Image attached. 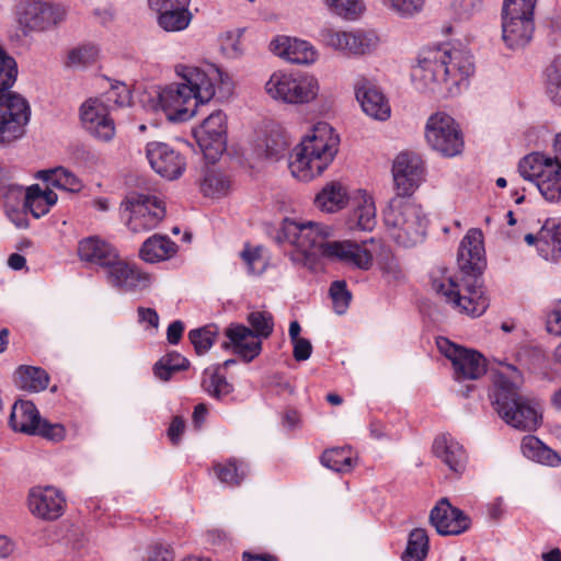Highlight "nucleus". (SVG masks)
<instances>
[{"instance_id": "obj_1", "label": "nucleus", "mask_w": 561, "mask_h": 561, "mask_svg": "<svg viewBox=\"0 0 561 561\" xmlns=\"http://www.w3.org/2000/svg\"><path fill=\"white\" fill-rule=\"evenodd\" d=\"M332 230L328 226L308 221L297 222L285 219L276 240L290 243L295 250L289 253L295 264L313 268L320 257L342 262L367 271L373 265V254L366 249L367 241L360 244L351 240L329 241Z\"/></svg>"}, {"instance_id": "obj_2", "label": "nucleus", "mask_w": 561, "mask_h": 561, "mask_svg": "<svg viewBox=\"0 0 561 561\" xmlns=\"http://www.w3.org/2000/svg\"><path fill=\"white\" fill-rule=\"evenodd\" d=\"M483 237L479 229H470L460 242L457 255L459 270L472 279L467 280L465 291L461 294L453 278L445 284L433 279L432 288L446 298L454 308L472 317L482 316L490 305V299L484 295L479 275L485 267L483 257Z\"/></svg>"}, {"instance_id": "obj_3", "label": "nucleus", "mask_w": 561, "mask_h": 561, "mask_svg": "<svg viewBox=\"0 0 561 561\" xmlns=\"http://www.w3.org/2000/svg\"><path fill=\"white\" fill-rule=\"evenodd\" d=\"M524 382L522 373L513 365L494 376L493 407L501 419L510 426L533 432L541 422L540 404L522 392Z\"/></svg>"}, {"instance_id": "obj_4", "label": "nucleus", "mask_w": 561, "mask_h": 561, "mask_svg": "<svg viewBox=\"0 0 561 561\" xmlns=\"http://www.w3.org/2000/svg\"><path fill=\"white\" fill-rule=\"evenodd\" d=\"M180 82L171 83L158 92L160 106L169 112V118L185 122L196 113L198 104L209 102L215 95L214 78L197 67L178 65Z\"/></svg>"}, {"instance_id": "obj_5", "label": "nucleus", "mask_w": 561, "mask_h": 561, "mask_svg": "<svg viewBox=\"0 0 561 561\" xmlns=\"http://www.w3.org/2000/svg\"><path fill=\"white\" fill-rule=\"evenodd\" d=\"M339 148V136L333 128L319 123L299 144L290 156L288 167L291 174L301 180L310 181L320 175L333 161Z\"/></svg>"}, {"instance_id": "obj_6", "label": "nucleus", "mask_w": 561, "mask_h": 561, "mask_svg": "<svg viewBox=\"0 0 561 561\" xmlns=\"http://www.w3.org/2000/svg\"><path fill=\"white\" fill-rule=\"evenodd\" d=\"M474 71L472 57L460 49H443L440 47L424 51L414 69V77L427 82H448L459 84Z\"/></svg>"}, {"instance_id": "obj_7", "label": "nucleus", "mask_w": 561, "mask_h": 561, "mask_svg": "<svg viewBox=\"0 0 561 561\" xmlns=\"http://www.w3.org/2000/svg\"><path fill=\"white\" fill-rule=\"evenodd\" d=\"M397 194L383 211L385 225L391 230L396 242L402 247H412L422 240L425 233L426 218L419 206Z\"/></svg>"}, {"instance_id": "obj_8", "label": "nucleus", "mask_w": 561, "mask_h": 561, "mask_svg": "<svg viewBox=\"0 0 561 561\" xmlns=\"http://www.w3.org/2000/svg\"><path fill=\"white\" fill-rule=\"evenodd\" d=\"M518 172L528 181H534L541 195L548 202L561 199V164L539 152L524 157Z\"/></svg>"}, {"instance_id": "obj_9", "label": "nucleus", "mask_w": 561, "mask_h": 561, "mask_svg": "<svg viewBox=\"0 0 561 561\" xmlns=\"http://www.w3.org/2000/svg\"><path fill=\"white\" fill-rule=\"evenodd\" d=\"M119 213L134 233L154 229L165 216L163 203L156 196L130 193L121 203Z\"/></svg>"}, {"instance_id": "obj_10", "label": "nucleus", "mask_w": 561, "mask_h": 561, "mask_svg": "<svg viewBox=\"0 0 561 561\" xmlns=\"http://www.w3.org/2000/svg\"><path fill=\"white\" fill-rule=\"evenodd\" d=\"M319 82L312 76H293L275 72L265 84L268 95L288 104H305L319 93Z\"/></svg>"}, {"instance_id": "obj_11", "label": "nucleus", "mask_w": 561, "mask_h": 561, "mask_svg": "<svg viewBox=\"0 0 561 561\" xmlns=\"http://www.w3.org/2000/svg\"><path fill=\"white\" fill-rule=\"evenodd\" d=\"M30 115V105L23 96L13 92L0 93V145L22 137Z\"/></svg>"}, {"instance_id": "obj_12", "label": "nucleus", "mask_w": 561, "mask_h": 561, "mask_svg": "<svg viewBox=\"0 0 561 561\" xmlns=\"http://www.w3.org/2000/svg\"><path fill=\"white\" fill-rule=\"evenodd\" d=\"M427 144L435 151L445 157H455L461 153L463 139L455 119L444 113L432 115L425 128Z\"/></svg>"}, {"instance_id": "obj_13", "label": "nucleus", "mask_w": 561, "mask_h": 561, "mask_svg": "<svg viewBox=\"0 0 561 561\" xmlns=\"http://www.w3.org/2000/svg\"><path fill=\"white\" fill-rule=\"evenodd\" d=\"M65 13V9L59 4L36 0H22L15 5L16 22L24 34L44 31L59 23Z\"/></svg>"}, {"instance_id": "obj_14", "label": "nucleus", "mask_w": 561, "mask_h": 561, "mask_svg": "<svg viewBox=\"0 0 561 561\" xmlns=\"http://www.w3.org/2000/svg\"><path fill=\"white\" fill-rule=\"evenodd\" d=\"M437 346L451 360L457 380H476L486 373V359L481 353L460 347L447 339L437 341Z\"/></svg>"}, {"instance_id": "obj_15", "label": "nucleus", "mask_w": 561, "mask_h": 561, "mask_svg": "<svg viewBox=\"0 0 561 561\" xmlns=\"http://www.w3.org/2000/svg\"><path fill=\"white\" fill-rule=\"evenodd\" d=\"M428 522L440 536H458L470 528V517L442 497L431 510Z\"/></svg>"}, {"instance_id": "obj_16", "label": "nucleus", "mask_w": 561, "mask_h": 561, "mask_svg": "<svg viewBox=\"0 0 561 561\" xmlns=\"http://www.w3.org/2000/svg\"><path fill=\"white\" fill-rule=\"evenodd\" d=\"M391 172L397 194L411 196L422 180V159L413 152H400L393 160Z\"/></svg>"}, {"instance_id": "obj_17", "label": "nucleus", "mask_w": 561, "mask_h": 561, "mask_svg": "<svg viewBox=\"0 0 561 561\" xmlns=\"http://www.w3.org/2000/svg\"><path fill=\"white\" fill-rule=\"evenodd\" d=\"M83 127L93 137L102 141H110L115 135L113 119L108 116V106L99 98L87 100L80 108Z\"/></svg>"}, {"instance_id": "obj_18", "label": "nucleus", "mask_w": 561, "mask_h": 561, "mask_svg": "<svg viewBox=\"0 0 561 561\" xmlns=\"http://www.w3.org/2000/svg\"><path fill=\"white\" fill-rule=\"evenodd\" d=\"M146 156L154 172L168 180L179 179L186 168L185 158L164 142H149Z\"/></svg>"}, {"instance_id": "obj_19", "label": "nucleus", "mask_w": 561, "mask_h": 561, "mask_svg": "<svg viewBox=\"0 0 561 561\" xmlns=\"http://www.w3.org/2000/svg\"><path fill=\"white\" fill-rule=\"evenodd\" d=\"M65 505V497L53 486L34 488L28 493V508L38 518L55 520L64 514Z\"/></svg>"}, {"instance_id": "obj_20", "label": "nucleus", "mask_w": 561, "mask_h": 561, "mask_svg": "<svg viewBox=\"0 0 561 561\" xmlns=\"http://www.w3.org/2000/svg\"><path fill=\"white\" fill-rule=\"evenodd\" d=\"M322 35L328 46L354 55L368 54L378 44V37L373 33L327 30Z\"/></svg>"}, {"instance_id": "obj_21", "label": "nucleus", "mask_w": 561, "mask_h": 561, "mask_svg": "<svg viewBox=\"0 0 561 561\" xmlns=\"http://www.w3.org/2000/svg\"><path fill=\"white\" fill-rule=\"evenodd\" d=\"M226 128L224 113L215 111L194 128L193 135L204 151L214 150L215 153H220L226 148Z\"/></svg>"}, {"instance_id": "obj_22", "label": "nucleus", "mask_w": 561, "mask_h": 561, "mask_svg": "<svg viewBox=\"0 0 561 561\" xmlns=\"http://www.w3.org/2000/svg\"><path fill=\"white\" fill-rule=\"evenodd\" d=\"M225 335L228 341L222 343V348L232 347L233 353L247 363L253 360L262 351L261 340L256 339L255 333L244 324L231 323L225 330Z\"/></svg>"}, {"instance_id": "obj_23", "label": "nucleus", "mask_w": 561, "mask_h": 561, "mask_svg": "<svg viewBox=\"0 0 561 561\" xmlns=\"http://www.w3.org/2000/svg\"><path fill=\"white\" fill-rule=\"evenodd\" d=\"M271 50L291 64L309 65L317 59V51L306 41L290 37L275 38L270 44Z\"/></svg>"}, {"instance_id": "obj_24", "label": "nucleus", "mask_w": 561, "mask_h": 561, "mask_svg": "<svg viewBox=\"0 0 561 561\" xmlns=\"http://www.w3.org/2000/svg\"><path fill=\"white\" fill-rule=\"evenodd\" d=\"M105 268L107 270L108 282L123 290L141 289L148 286V276L122 261L118 254H116L114 262Z\"/></svg>"}, {"instance_id": "obj_25", "label": "nucleus", "mask_w": 561, "mask_h": 561, "mask_svg": "<svg viewBox=\"0 0 561 561\" xmlns=\"http://www.w3.org/2000/svg\"><path fill=\"white\" fill-rule=\"evenodd\" d=\"M534 19L502 16V37L512 49L525 47L533 38Z\"/></svg>"}, {"instance_id": "obj_26", "label": "nucleus", "mask_w": 561, "mask_h": 561, "mask_svg": "<svg viewBox=\"0 0 561 561\" xmlns=\"http://www.w3.org/2000/svg\"><path fill=\"white\" fill-rule=\"evenodd\" d=\"M78 254L82 261L106 267L116 259V250L98 237H89L79 242Z\"/></svg>"}, {"instance_id": "obj_27", "label": "nucleus", "mask_w": 561, "mask_h": 561, "mask_svg": "<svg viewBox=\"0 0 561 561\" xmlns=\"http://www.w3.org/2000/svg\"><path fill=\"white\" fill-rule=\"evenodd\" d=\"M433 453L451 471L460 473L465 470L467 456L462 446L453 438L442 435L433 443Z\"/></svg>"}, {"instance_id": "obj_28", "label": "nucleus", "mask_w": 561, "mask_h": 561, "mask_svg": "<svg viewBox=\"0 0 561 561\" xmlns=\"http://www.w3.org/2000/svg\"><path fill=\"white\" fill-rule=\"evenodd\" d=\"M41 419L39 412L32 401L19 400L12 407L9 424L14 432L33 435L36 434Z\"/></svg>"}, {"instance_id": "obj_29", "label": "nucleus", "mask_w": 561, "mask_h": 561, "mask_svg": "<svg viewBox=\"0 0 561 561\" xmlns=\"http://www.w3.org/2000/svg\"><path fill=\"white\" fill-rule=\"evenodd\" d=\"M288 148L286 136L279 129H271L259 137L253 145V152L259 159L278 161L284 158Z\"/></svg>"}, {"instance_id": "obj_30", "label": "nucleus", "mask_w": 561, "mask_h": 561, "mask_svg": "<svg viewBox=\"0 0 561 561\" xmlns=\"http://www.w3.org/2000/svg\"><path fill=\"white\" fill-rule=\"evenodd\" d=\"M356 99L363 111L370 117L385 121L390 116V107L385 96L375 87L364 84L357 88Z\"/></svg>"}, {"instance_id": "obj_31", "label": "nucleus", "mask_w": 561, "mask_h": 561, "mask_svg": "<svg viewBox=\"0 0 561 561\" xmlns=\"http://www.w3.org/2000/svg\"><path fill=\"white\" fill-rule=\"evenodd\" d=\"M178 245L167 236L153 234L141 245L139 255L149 263L168 260L176 253Z\"/></svg>"}, {"instance_id": "obj_32", "label": "nucleus", "mask_w": 561, "mask_h": 561, "mask_svg": "<svg viewBox=\"0 0 561 561\" xmlns=\"http://www.w3.org/2000/svg\"><path fill=\"white\" fill-rule=\"evenodd\" d=\"M14 382L22 390L38 392L47 388L49 376L39 367L22 365L14 373Z\"/></svg>"}, {"instance_id": "obj_33", "label": "nucleus", "mask_w": 561, "mask_h": 561, "mask_svg": "<svg viewBox=\"0 0 561 561\" xmlns=\"http://www.w3.org/2000/svg\"><path fill=\"white\" fill-rule=\"evenodd\" d=\"M188 5L190 4H183V7L180 5L178 8L174 7L154 11L158 14V25L165 32H181L185 30L193 18Z\"/></svg>"}, {"instance_id": "obj_34", "label": "nucleus", "mask_w": 561, "mask_h": 561, "mask_svg": "<svg viewBox=\"0 0 561 561\" xmlns=\"http://www.w3.org/2000/svg\"><path fill=\"white\" fill-rule=\"evenodd\" d=\"M522 450L527 458L533 459L539 463L551 467L561 463L560 455L552 450L550 447L546 446L536 436H525L522 440Z\"/></svg>"}, {"instance_id": "obj_35", "label": "nucleus", "mask_w": 561, "mask_h": 561, "mask_svg": "<svg viewBox=\"0 0 561 561\" xmlns=\"http://www.w3.org/2000/svg\"><path fill=\"white\" fill-rule=\"evenodd\" d=\"M221 365H214L205 369L202 388L213 398L222 399L233 391V386L220 374Z\"/></svg>"}, {"instance_id": "obj_36", "label": "nucleus", "mask_w": 561, "mask_h": 561, "mask_svg": "<svg viewBox=\"0 0 561 561\" xmlns=\"http://www.w3.org/2000/svg\"><path fill=\"white\" fill-rule=\"evenodd\" d=\"M347 201L345 188L336 182H332L324 186L316 196L317 206L327 213H334L343 208Z\"/></svg>"}, {"instance_id": "obj_37", "label": "nucleus", "mask_w": 561, "mask_h": 561, "mask_svg": "<svg viewBox=\"0 0 561 561\" xmlns=\"http://www.w3.org/2000/svg\"><path fill=\"white\" fill-rule=\"evenodd\" d=\"M38 176L46 181L48 185L67 192L76 193L82 187L80 180L61 167L54 170L39 171Z\"/></svg>"}, {"instance_id": "obj_38", "label": "nucleus", "mask_w": 561, "mask_h": 561, "mask_svg": "<svg viewBox=\"0 0 561 561\" xmlns=\"http://www.w3.org/2000/svg\"><path fill=\"white\" fill-rule=\"evenodd\" d=\"M376 226V208L371 198H364L348 218L350 229L371 231Z\"/></svg>"}, {"instance_id": "obj_39", "label": "nucleus", "mask_w": 561, "mask_h": 561, "mask_svg": "<svg viewBox=\"0 0 561 561\" xmlns=\"http://www.w3.org/2000/svg\"><path fill=\"white\" fill-rule=\"evenodd\" d=\"M540 240L546 245L547 255L551 251L553 260L561 257V218H548L540 229Z\"/></svg>"}, {"instance_id": "obj_40", "label": "nucleus", "mask_w": 561, "mask_h": 561, "mask_svg": "<svg viewBox=\"0 0 561 561\" xmlns=\"http://www.w3.org/2000/svg\"><path fill=\"white\" fill-rule=\"evenodd\" d=\"M231 181L227 174L218 170H207L201 183V191L208 197H221L228 194Z\"/></svg>"}, {"instance_id": "obj_41", "label": "nucleus", "mask_w": 561, "mask_h": 561, "mask_svg": "<svg viewBox=\"0 0 561 561\" xmlns=\"http://www.w3.org/2000/svg\"><path fill=\"white\" fill-rule=\"evenodd\" d=\"M428 552V536L425 529L414 528L402 553L403 561H424Z\"/></svg>"}, {"instance_id": "obj_42", "label": "nucleus", "mask_w": 561, "mask_h": 561, "mask_svg": "<svg viewBox=\"0 0 561 561\" xmlns=\"http://www.w3.org/2000/svg\"><path fill=\"white\" fill-rule=\"evenodd\" d=\"M217 336L218 327L216 324H207L188 332V340L197 355L206 354L214 345Z\"/></svg>"}, {"instance_id": "obj_43", "label": "nucleus", "mask_w": 561, "mask_h": 561, "mask_svg": "<svg viewBox=\"0 0 561 561\" xmlns=\"http://www.w3.org/2000/svg\"><path fill=\"white\" fill-rule=\"evenodd\" d=\"M321 463L335 472H346L352 469V456L350 448H330L320 457Z\"/></svg>"}, {"instance_id": "obj_44", "label": "nucleus", "mask_w": 561, "mask_h": 561, "mask_svg": "<svg viewBox=\"0 0 561 561\" xmlns=\"http://www.w3.org/2000/svg\"><path fill=\"white\" fill-rule=\"evenodd\" d=\"M247 321L251 325V330L255 333L256 339H267L274 329V319L270 312L252 311L248 314Z\"/></svg>"}, {"instance_id": "obj_45", "label": "nucleus", "mask_w": 561, "mask_h": 561, "mask_svg": "<svg viewBox=\"0 0 561 561\" xmlns=\"http://www.w3.org/2000/svg\"><path fill=\"white\" fill-rule=\"evenodd\" d=\"M18 76L15 60L0 47V93L11 92Z\"/></svg>"}, {"instance_id": "obj_46", "label": "nucleus", "mask_w": 561, "mask_h": 561, "mask_svg": "<svg viewBox=\"0 0 561 561\" xmlns=\"http://www.w3.org/2000/svg\"><path fill=\"white\" fill-rule=\"evenodd\" d=\"M218 479L230 485H238L244 479L247 472L243 468L237 466L234 459H230L225 463H218L214 467Z\"/></svg>"}, {"instance_id": "obj_47", "label": "nucleus", "mask_w": 561, "mask_h": 561, "mask_svg": "<svg viewBox=\"0 0 561 561\" xmlns=\"http://www.w3.org/2000/svg\"><path fill=\"white\" fill-rule=\"evenodd\" d=\"M537 0H504L502 16L534 19Z\"/></svg>"}, {"instance_id": "obj_48", "label": "nucleus", "mask_w": 561, "mask_h": 561, "mask_svg": "<svg viewBox=\"0 0 561 561\" xmlns=\"http://www.w3.org/2000/svg\"><path fill=\"white\" fill-rule=\"evenodd\" d=\"M41 187L34 184L27 187L24 198V207L27 208L35 218H39L48 213L47 204L39 197Z\"/></svg>"}, {"instance_id": "obj_49", "label": "nucleus", "mask_w": 561, "mask_h": 561, "mask_svg": "<svg viewBox=\"0 0 561 561\" xmlns=\"http://www.w3.org/2000/svg\"><path fill=\"white\" fill-rule=\"evenodd\" d=\"M327 4L333 12L345 19H355L364 9L359 0H327Z\"/></svg>"}, {"instance_id": "obj_50", "label": "nucleus", "mask_w": 561, "mask_h": 561, "mask_svg": "<svg viewBox=\"0 0 561 561\" xmlns=\"http://www.w3.org/2000/svg\"><path fill=\"white\" fill-rule=\"evenodd\" d=\"M330 296L334 304V309L339 314L345 312L352 298L344 280H335L330 286Z\"/></svg>"}, {"instance_id": "obj_51", "label": "nucleus", "mask_w": 561, "mask_h": 561, "mask_svg": "<svg viewBox=\"0 0 561 561\" xmlns=\"http://www.w3.org/2000/svg\"><path fill=\"white\" fill-rule=\"evenodd\" d=\"M262 247L250 248L245 245L241 252V257L248 266V271L251 274H260L265 268V261L262 256Z\"/></svg>"}, {"instance_id": "obj_52", "label": "nucleus", "mask_w": 561, "mask_h": 561, "mask_svg": "<svg viewBox=\"0 0 561 561\" xmlns=\"http://www.w3.org/2000/svg\"><path fill=\"white\" fill-rule=\"evenodd\" d=\"M35 435L53 442H60L65 438L66 431L60 423H50L47 420L41 419Z\"/></svg>"}, {"instance_id": "obj_53", "label": "nucleus", "mask_w": 561, "mask_h": 561, "mask_svg": "<svg viewBox=\"0 0 561 561\" xmlns=\"http://www.w3.org/2000/svg\"><path fill=\"white\" fill-rule=\"evenodd\" d=\"M96 56L98 49L94 46H84L71 50L69 54V61L72 65L85 66L93 62Z\"/></svg>"}, {"instance_id": "obj_54", "label": "nucleus", "mask_w": 561, "mask_h": 561, "mask_svg": "<svg viewBox=\"0 0 561 561\" xmlns=\"http://www.w3.org/2000/svg\"><path fill=\"white\" fill-rule=\"evenodd\" d=\"M424 0H390V7L402 16H411L419 12Z\"/></svg>"}, {"instance_id": "obj_55", "label": "nucleus", "mask_w": 561, "mask_h": 561, "mask_svg": "<svg viewBox=\"0 0 561 561\" xmlns=\"http://www.w3.org/2000/svg\"><path fill=\"white\" fill-rule=\"evenodd\" d=\"M146 561H174V551L170 545L156 543L149 548Z\"/></svg>"}, {"instance_id": "obj_56", "label": "nucleus", "mask_w": 561, "mask_h": 561, "mask_svg": "<svg viewBox=\"0 0 561 561\" xmlns=\"http://www.w3.org/2000/svg\"><path fill=\"white\" fill-rule=\"evenodd\" d=\"M561 87V57L556 58L547 68V92H553Z\"/></svg>"}, {"instance_id": "obj_57", "label": "nucleus", "mask_w": 561, "mask_h": 561, "mask_svg": "<svg viewBox=\"0 0 561 561\" xmlns=\"http://www.w3.org/2000/svg\"><path fill=\"white\" fill-rule=\"evenodd\" d=\"M107 102H114L118 106L129 103V91L125 84L113 85L111 91L105 94Z\"/></svg>"}, {"instance_id": "obj_58", "label": "nucleus", "mask_w": 561, "mask_h": 561, "mask_svg": "<svg viewBox=\"0 0 561 561\" xmlns=\"http://www.w3.org/2000/svg\"><path fill=\"white\" fill-rule=\"evenodd\" d=\"M159 360H161V365L165 364L171 366L173 370H185L190 366V362L187 358L182 356L181 354L176 352H171L164 356H162Z\"/></svg>"}, {"instance_id": "obj_59", "label": "nucleus", "mask_w": 561, "mask_h": 561, "mask_svg": "<svg viewBox=\"0 0 561 561\" xmlns=\"http://www.w3.org/2000/svg\"><path fill=\"white\" fill-rule=\"evenodd\" d=\"M294 358L298 362L307 360L312 352V345L307 339L294 341Z\"/></svg>"}, {"instance_id": "obj_60", "label": "nucleus", "mask_w": 561, "mask_h": 561, "mask_svg": "<svg viewBox=\"0 0 561 561\" xmlns=\"http://www.w3.org/2000/svg\"><path fill=\"white\" fill-rule=\"evenodd\" d=\"M22 186L11 183L7 176V172L0 170V196L7 197L9 194H21Z\"/></svg>"}, {"instance_id": "obj_61", "label": "nucleus", "mask_w": 561, "mask_h": 561, "mask_svg": "<svg viewBox=\"0 0 561 561\" xmlns=\"http://www.w3.org/2000/svg\"><path fill=\"white\" fill-rule=\"evenodd\" d=\"M185 428V422L182 417L175 416L168 430V436L173 445H178L180 442V437L183 434Z\"/></svg>"}, {"instance_id": "obj_62", "label": "nucleus", "mask_w": 561, "mask_h": 561, "mask_svg": "<svg viewBox=\"0 0 561 561\" xmlns=\"http://www.w3.org/2000/svg\"><path fill=\"white\" fill-rule=\"evenodd\" d=\"M184 324L180 320L171 322L167 330V339L170 344H178L183 335Z\"/></svg>"}, {"instance_id": "obj_63", "label": "nucleus", "mask_w": 561, "mask_h": 561, "mask_svg": "<svg viewBox=\"0 0 561 561\" xmlns=\"http://www.w3.org/2000/svg\"><path fill=\"white\" fill-rule=\"evenodd\" d=\"M139 322H147L151 328L159 327V316L152 308L139 307L137 309Z\"/></svg>"}, {"instance_id": "obj_64", "label": "nucleus", "mask_w": 561, "mask_h": 561, "mask_svg": "<svg viewBox=\"0 0 561 561\" xmlns=\"http://www.w3.org/2000/svg\"><path fill=\"white\" fill-rule=\"evenodd\" d=\"M547 330L549 333L561 335V310H554L548 316Z\"/></svg>"}]
</instances>
